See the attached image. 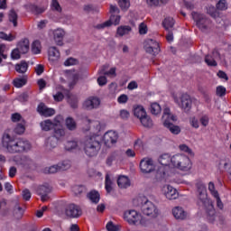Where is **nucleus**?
<instances>
[{
	"mask_svg": "<svg viewBox=\"0 0 231 231\" xmlns=\"http://www.w3.org/2000/svg\"><path fill=\"white\" fill-rule=\"evenodd\" d=\"M2 145L6 149L7 152H10L11 154L26 152L32 149V144L28 140L23 138L14 139L10 136L8 132H5L3 134Z\"/></svg>",
	"mask_w": 231,
	"mask_h": 231,
	"instance_id": "nucleus-1",
	"label": "nucleus"
},
{
	"mask_svg": "<svg viewBox=\"0 0 231 231\" xmlns=\"http://www.w3.org/2000/svg\"><path fill=\"white\" fill-rule=\"evenodd\" d=\"M158 162L161 166L156 171L155 180H157V181H169L172 158L169 153H164L159 157Z\"/></svg>",
	"mask_w": 231,
	"mask_h": 231,
	"instance_id": "nucleus-2",
	"label": "nucleus"
},
{
	"mask_svg": "<svg viewBox=\"0 0 231 231\" xmlns=\"http://www.w3.org/2000/svg\"><path fill=\"white\" fill-rule=\"evenodd\" d=\"M100 136L98 134H92L86 136L82 142L84 152L88 158H93L98 154L100 151Z\"/></svg>",
	"mask_w": 231,
	"mask_h": 231,
	"instance_id": "nucleus-3",
	"label": "nucleus"
},
{
	"mask_svg": "<svg viewBox=\"0 0 231 231\" xmlns=\"http://www.w3.org/2000/svg\"><path fill=\"white\" fill-rule=\"evenodd\" d=\"M191 15L200 32H203V33H208V32H210V26L212 24V21H210V19L207 18L204 14H199L195 12H193Z\"/></svg>",
	"mask_w": 231,
	"mask_h": 231,
	"instance_id": "nucleus-4",
	"label": "nucleus"
},
{
	"mask_svg": "<svg viewBox=\"0 0 231 231\" xmlns=\"http://www.w3.org/2000/svg\"><path fill=\"white\" fill-rule=\"evenodd\" d=\"M175 169L181 172H189L192 169V162L185 154H177L175 155Z\"/></svg>",
	"mask_w": 231,
	"mask_h": 231,
	"instance_id": "nucleus-5",
	"label": "nucleus"
},
{
	"mask_svg": "<svg viewBox=\"0 0 231 231\" xmlns=\"http://www.w3.org/2000/svg\"><path fill=\"white\" fill-rule=\"evenodd\" d=\"M196 187L198 192L199 205H201L202 207H210V199L207 194V187L205 186V184H203V182L201 181H199L196 183Z\"/></svg>",
	"mask_w": 231,
	"mask_h": 231,
	"instance_id": "nucleus-6",
	"label": "nucleus"
},
{
	"mask_svg": "<svg viewBox=\"0 0 231 231\" xmlns=\"http://www.w3.org/2000/svg\"><path fill=\"white\" fill-rule=\"evenodd\" d=\"M143 201H144L141 208L143 214L149 217H158V208L152 202L149 201L146 197H143Z\"/></svg>",
	"mask_w": 231,
	"mask_h": 231,
	"instance_id": "nucleus-7",
	"label": "nucleus"
},
{
	"mask_svg": "<svg viewBox=\"0 0 231 231\" xmlns=\"http://www.w3.org/2000/svg\"><path fill=\"white\" fill-rule=\"evenodd\" d=\"M144 50L146 53H150V55H153L154 57L162 51L160 43L154 39H146L144 41Z\"/></svg>",
	"mask_w": 231,
	"mask_h": 231,
	"instance_id": "nucleus-8",
	"label": "nucleus"
},
{
	"mask_svg": "<svg viewBox=\"0 0 231 231\" xmlns=\"http://www.w3.org/2000/svg\"><path fill=\"white\" fill-rule=\"evenodd\" d=\"M162 121L164 127L170 129L171 133L174 134V115L171 114V108H164Z\"/></svg>",
	"mask_w": 231,
	"mask_h": 231,
	"instance_id": "nucleus-9",
	"label": "nucleus"
},
{
	"mask_svg": "<svg viewBox=\"0 0 231 231\" xmlns=\"http://www.w3.org/2000/svg\"><path fill=\"white\" fill-rule=\"evenodd\" d=\"M124 219L129 225H136V223H142V214L134 209L126 210L124 213Z\"/></svg>",
	"mask_w": 231,
	"mask_h": 231,
	"instance_id": "nucleus-10",
	"label": "nucleus"
},
{
	"mask_svg": "<svg viewBox=\"0 0 231 231\" xmlns=\"http://www.w3.org/2000/svg\"><path fill=\"white\" fill-rule=\"evenodd\" d=\"M155 169L154 161L149 157L143 158L140 162V170L143 174H150V172L154 171Z\"/></svg>",
	"mask_w": 231,
	"mask_h": 231,
	"instance_id": "nucleus-11",
	"label": "nucleus"
},
{
	"mask_svg": "<svg viewBox=\"0 0 231 231\" xmlns=\"http://www.w3.org/2000/svg\"><path fill=\"white\" fill-rule=\"evenodd\" d=\"M118 142V133L109 130L103 136V143L106 147H113Z\"/></svg>",
	"mask_w": 231,
	"mask_h": 231,
	"instance_id": "nucleus-12",
	"label": "nucleus"
},
{
	"mask_svg": "<svg viewBox=\"0 0 231 231\" xmlns=\"http://www.w3.org/2000/svg\"><path fill=\"white\" fill-rule=\"evenodd\" d=\"M65 214L68 217H80L82 216V208H80L78 205L69 204L65 208Z\"/></svg>",
	"mask_w": 231,
	"mask_h": 231,
	"instance_id": "nucleus-13",
	"label": "nucleus"
},
{
	"mask_svg": "<svg viewBox=\"0 0 231 231\" xmlns=\"http://www.w3.org/2000/svg\"><path fill=\"white\" fill-rule=\"evenodd\" d=\"M178 103L184 113H190V110L192 109V97L188 94H182L180 101Z\"/></svg>",
	"mask_w": 231,
	"mask_h": 231,
	"instance_id": "nucleus-14",
	"label": "nucleus"
},
{
	"mask_svg": "<svg viewBox=\"0 0 231 231\" xmlns=\"http://www.w3.org/2000/svg\"><path fill=\"white\" fill-rule=\"evenodd\" d=\"M110 19L107 20L110 22V26L112 24H114V26H118V24H120V19H122V17L120 16V9L118 8V6L116 5H110Z\"/></svg>",
	"mask_w": 231,
	"mask_h": 231,
	"instance_id": "nucleus-15",
	"label": "nucleus"
},
{
	"mask_svg": "<svg viewBox=\"0 0 231 231\" xmlns=\"http://www.w3.org/2000/svg\"><path fill=\"white\" fill-rule=\"evenodd\" d=\"M100 106V98L97 97H89L83 103L84 109L91 111V109H97Z\"/></svg>",
	"mask_w": 231,
	"mask_h": 231,
	"instance_id": "nucleus-16",
	"label": "nucleus"
},
{
	"mask_svg": "<svg viewBox=\"0 0 231 231\" xmlns=\"http://www.w3.org/2000/svg\"><path fill=\"white\" fill-rule=\"evenodd\" d=\"M37 111L42 116H53V115H55V109L47 107L44 103H40L38 105Z\"/></svg>",
	"mask_w": 231,
	"mask_h": 231,
	"instance_id": "nucleus-17",
	"label": "nucleus"
},
{
	"mask_svg": "<svg viewBox=\"0 0 231 231\" xmlns=\"http://www.w3.org/2000/svg\"><path fill=\"white\" fill-rule=\"evenodd\" d=\"M50 192H51V188L48 185H42L37 189V194L41 196V199L43 202L48 201V194H50Z\"/></svg>",
	"mask_w": 231,
	"mask_h": 231,
	"instance_id": "nucleus-18",
	"label": "nucleus"
},
{
	"mask_svg": "<svg viewBox=\"0 0 231 231\" xmlns=\"http://www.w3.org/2000/svg\"><path fill=\"white\" fill-rule=\"evenodd\" d=\"M64 35H66V32L60 28L53 31V39L58 46H62Z\"/></svg>",
	"mask_w": 231,
	"mask_h": 231,
	"instance_id": "nucleus-19",
	"label": "nucleus"
},
{
	"mask_svg": "<svg viewBox=\"0 0 231 231\" xmlns=\"http://www.w3.org/2000/svg\"><path fill=\"white\" fill-rule=\"evenodd\" d=\"M16 48L20 51V53L26 54L27 51H30V41L24 38L18 42Z\"/></svg>",
	"mask_w": 231,
	"mask_h": 231,
	"instance_id": "nucleus-20",
	"label": "nucleus"
},
{
	"mask_svg": "<svg viewBox=\"0 0 231 231\" xmlns=\"http://www.w3.org/2000/svg\"><path fill=\"white\" fill-rule=\"evenodd\" d=\"M49 60L51 62H55L58 59H60V52L56 47H50L48 50Z\"/></svg>",
	"mask_w": 231,
	"mask_h": 231,
	"instance_id": "nucleus-21",
	"label": "nucleus"
},
{
	"mask_svg": "<svg viewBox=\"0 0 231 231\" xmlns=\"http://www.w3.org/2000/svg\"><path fill=\"white\" fill-rule=\"evenodd\" d=\"M187 212L185 211V209H183V208L181 207H175L174 208V217L175 219H179L180 221H183L185 219H187Z\"/></svg>",
	"mask_w": 231,
	"mask_h": 231,
	"instance_id": "nucleus-22",
	"label": "nucleus"
},
{
	"mask_svg": "<svg viewBox=\"0 0 231 231\" xmlns=\"http://www.w3.org/2000/svg\"><path fill=\"white\" fill-rule=\"evenodd\" d=\"M117 185L120 189H127V187H131V180L127 176L121 175L117 179Z\"/></svg>",
	"mask_w": 231,
	"mask_h": 231,
	"instance_id": "nucleus-23",
	"label": "nucleus"
},
{
	"mask_svg": "<svg viewBox=\"0 0 231 231\" xmlns=\"http://www.w3.org/2000/svg\"><path fill=\"white\" fill-rule=\"evenodd\" d=\"M87 198L89 199L91 203H94V205H97L100 201V193L93 189L87 194Z\"/></svg>",
	"mask_w": 231,
	"mask_h": 231,
	"instance_id": "nucleus-24",
	"label": "nucleus"
},
{
	"mask_svg": "<svg viewBox=\"0 0 231 231\" xmlns=\"http://www.w3.org/2000/svg\"><path fill=\"white\" fill-rule=\"evenodd\" d=\"M40 127L42 131L48 132L51 131V129H54L55 125L53 124V121H51V119H47L40 123Z\"/></svg>",
	"mask_w": 231,
	"mask_h": 231,
	"instance_id": "nucleus-25",
	"label": "nucleus"
},
{
	"mask_svg": "<svg viewBox=\"0 0 231 231\" xmlns=\"http://www.w3.org/2000/svg\"><path fill=\"white\" fill-rule=\"evenodd\" d=\"M59 139L55 136H50L45 140V147L47 149H55L58 145Z\"/></svg>",
	"mask_w": 231,
	"mask_h": 231,
	"instance_id": "nucleus-26",
	"label": "nucleus"
},
{
	"mask_svg": "<svg viewBox=\"0 0 231 231\" xmlns=\"http://www.w3.org/2000/svg\"><path fill=\"white\" fill-rule=\"evenodd\" d=\"M134 115L136 116V118H139V120H142L146 115L147 112L145 111V108H143L142 106H136L134 108Z\"/></svg>",
	"mask_w": 231,
	"mask_h": 231,
	"instance_id": "nucleus-27",
	"label": "nucleus"
},
{
	"mask_svg": "<svg viewBox=\"0 0 231 231\" xmlns=\"http://www.w3.org/2000/svg\"><path fill=\"white\" fill-rule=\"evenodd\" d=\"M14 69L17 73H26V71H28V63L24 60H22L20 63L15 65Z\"/></svg>",
	"mask_w": 231,
	"mask_h": 231,
	"instance_id": "nucleus-28",
	"label": "nucleus"
},
{
	"mask_svg": "<svg viewBox=\"0 0 231 231\" xmlns=\"http://www.w3.org/2000/svg\"><path fill=\"white\" fill-rule=\"evenodd\" d=\"M132 28L129 25H122L117 28L116 33L119 37H124V35L129 34Z\"/></svg>",
	"mask_w": 231,
	"mask_h": 231,
	"instance_id": "nucleus-29",
	"label": "nucleus"
},
{
	"mask_svg": "<svg viewBox=\"0 0 231 231\" xmlns=\"http://www.w3.org/2000/svg\"><path fill=\"white\" fill-rule=\"evenodd\" d=\"M164 196L167 199H174V188L171 185L164 186Z\"/></svg>",
	"mask_w": 231,
	"mask_h": 231,
	"instance_id": "nucleus-30",
	"label": "nucleus"
},
{
	"mask_svg": "<svg viewBox=\"0 0 231 231\" xmlns=\"http://www.w3.org/2000/svg\"><path fill=\"white\" fill-rule=\"evenodd\" d=\"M162 26L167 30L168 32L172 30L174 28V18L172 17H167L162 22Z\"/></svg>",
	"mask_w": 231,
	"mask_h": 231,
	"instance_id": "nucleus-31",
	"label": "nucleus"
},
{
	"mask_svg": "<svg viewBox=\"0 0 231 231\" xmlns=\"http://www.w3.org/2000/svg\"><path fill=\"white\" fill-rule=\"evenodd\" d=\"M18 15H17V13L15 12V10L14 9H11L9 11V14H8V20H9V23H12L13 25L15 27H17V19H18Z\"/></svg>",
	"mask_w": 231,
	"mask_h": 231,
	"instance_id": "nucleus-32",
	"label": "nucleus"
},
{
	"mask_svg": "<svg viewBox=\"0 0 231 231\" xmlns=\"http://www.w3.org/2000/svg\"><path fill=\"white\" fill-rule=\"evenodd\" d=\"M65 125L69 131H75L77 129V122L72 117H67L65 120Z\"/></svg>",
	"mask_w": 231,
	"mask_h": 231,
	"instance_id": "nucleus-33",
	"label": "nucleus"
},
{
	"mask_svg": "<svg viewBox=\"0 0 231 231\" xmlns=\"http://www.w3.org/2000/svg\"><path fill=\"white\" fill-rule=\"evenodd\" d=\"M208 211V216L210 217V221H214V216H216V209H214V204L209 200V206H202Z\"/></svg>",
	"mask_w": 231,
	"mask_h": 231,
	"instance_id": "nucleus-34",
	"label": "nucleus"
},
{
	"mask_svg": "<svg viewBox=\"0 0 231 231\" xmlns=\"http://www.w3.org/2000/svg\"><path fill=\"white\" fill-rule=\"evenodd\" d=\"M65 150L71 152V151H77L79 149V143L77 141H68L64 144Z\"/></svg>",
	"mask_w": 231,
	"mask_h": 231,
	"instance_id": "nucleus-35",
	"label": "nucleus"
},
{
	"mask_svg": "<svg viewBox=\"0 0 231 231\" xmlns=\"http://www.w3.org/2000/svg\"><path fill=\"white\" fill-rule=\"evenodd\" d=\"M41 42L38 40H35L32 43V48H31V51L32 53H33V55H39V53H41Z\"/></svg>",
	"mask_w": 231,
	"mask_h": 231,
	"instance_id": "nucleus-36",
	"label": "nucleus"
},
{
	"mask_svg": "<svg viewBox=\"0 0 231 231\" xmlns=\"http://www.w3.org/2000/svg\"><path fill=\"white\" fill-rule=\"evenodd\" d=\"M105 189L108 194L113 192V180H111V177H109V174L106 175Z\"/></svg>",
	"mask_w": 231,
	"mask_h": 231,
	"instance_id": "nucleus-37",
	"label": "nucleus"
},
{
	"mask_svg": "<svg viewBox=\"0 0 231 231\" xmlns=\"http://www.w3.org/2000/svg\"><path fill=\"white\" fill-rule=\"evenodd\" d=\"M54 135L56 139L59 140V138H62L64 134H66V132L64 131V128L62 126H54L53 128Z\"/></svg>",
	"mask_w": 231,
	"mask_h": 231,
	"instance_id": "nucleus-38",
	"label": "nucleus"
},
{
	"mask_svg": "<svg viewBox=\"0 0 231 231\" xmlns=\"http://www.w3.org/2000/svg\"><path fill=\"white\" fill-rule=\"evenodd\" d=\"M44 174H55V172H60V169L59 167V164H55L52 166H50L49 168H45L43 170Z\"/></svg>",
	"mask_w": 231,
	"mask_h": 231,
	"instance_id": "nucleus-39",
	"label": "nucleus"
},
{
	"mask_svg": "<svg viewBox=\"0 0 231 231\" xmlns=\"http://www.w3.org/2000/svg\"><path fill=\"white\" fill-rule=\"evenodd\" d=\"M140 122L143 127H152V119L147 114L140 119Z\"/></svg>",
	"mask_w": 231,
	"mask_h": 231,
	"instance_id": "nucleus-40",
	"label": "nucleus"
},
{
	"mask_svg": "<svg viewBox=\"0 0 231 231\" xmlns=\"http://www.w3.org/2000/svg\"><path fill=\"white\" fill-rule=\"evenodd\" d=\"M13 86H14V88H23V86H26V79L24 78H17L14 79L13 81Z\"/></svg>",
	"mask_w": 231,
	"mask_h": 231,
	"instance_id": "nucleus-41",
	"label": "nucleus"
},
{
	"mask_svg": "<svg viewBox=\"0 0 231 231\" xmlns=\"http://www.w3.org/2000/svg\"><path fill=\"white\" fill-rule=\"evenodd\" d=\"M150 111L152 115H160L162 113V106L158 103H152Z\"/></svg>",
	"mask_w": 231,
	"mask_h": 231,
	"instance_id": "nucleus-42",
	"label": "nucleus"
},
{
	"mask_svg": "<svg viewBox=\"0 0 231 231\" xmlns=\"http://www.w3.org/2000/svg\"><path fill=\"white\" fill-rule=\"evenodd\" d=\"M58 166L60 167V171H68V169L71 168V161L69 160L63 161L61 162H59Z\"/></svg>",
	"mask_w": 231,
	"mask_h": 231,
	"instance_id": "nucleus-43",
	"label": "nucleus"
},
{
	"mask_svg": "<svg viewBox=\"0 0 231 231\" xmlns=\"http://www.w3.org/2000/svg\"><path fill=\"white\" fill-rule=\"evenodd\" d=\"M99 75H106L111 77H116V68L113 67L108 71H104V69H100L98 71Z\"/></svg>",
	"mask_w": 231,
	"mask_h": 231,
	"instance_id": "nucleus-44",
	"label": "nucleus"
},
{
	"mask_svg": "<svg viewBox=\"0 0 231 231\" xmlns=\"http://www.w3.org/2000/svg\"><path fill=\"white\" fill-rule=\"evenodd\" d=\"M0 39L3 41H7V42H12V41H15V36L12 34H7L4 32H0Z\"/></svg>",
	"mask_w": 231,
	"mask_h": 231,
	"instance_id": "nucleus-45",
	"label": "nucleus"
},
{
	"mask_svg": "<svg viewBox=\"0 0 231 231\" xmlns=\"http://www.w3.org/2000/svg\"><path fill=\"white\" fill-rule=\"evenodd\" d=\"M179 149L182 151V152H187L189 156L193 158L194 152H192V149H190L187 144H180L179 145Z\"/></svg>",
	"mask_w": 231,
	"mask_h": 231,
	"instance_id": "nucleus-46",
	"label": "nucleus"
},
{
	"mask_svg": "<svg viewBox=\"0 0 231 231\" xmlns=\"http://www.w3.org/2000/svg\"><path fill=\"white\" fill-rule=\"evenodd\" d=\"M0 55L2 59H8V47L3 43L0 44Z\"/></svg>",
	"mask_w": 231,
	"mask_h": 231,
	"instance_id": "nucleus-47",
	"label": "nucleus"
},
{
	"mask_svg": "<svg viewBox=\"0 0 231 231\" xmlns=\"http://www.w3.org/2000/svg\"><path fill=\"white\" fill-rule=\"evenodd\" d=\"M119 6L121 8V10L123 11H126L129 10V6H131V2H129V0H119Z\"/></svg>",
	"mask_w": 231,
	"mask_h": 231,
	"instance_id": "nucleus-48",
	"label": "nucleus"
},
{
	"mask_svg": "<svg viewBox=\"0 0 231 231\" xmlns=\"http://www.w3.org/2000/svg\"><path fill=\"white\" fill-rule=\"evenodd\" d=\"M62 122H64V117L62 116H57L53 119L52 124H54V127H60L62 126Z\"/></svg>",
	"mask_w": 231,
	"mask_h": 231,
	"instance_id": "nucleus-49",
	"label": "nucleus"
},
{
	"mask_svg": "<svg viewBox=\"0 0 231 231\" xmlns=\"http://www.w3.org/2000/svg\"><path fill=\"white\" fill-rule=\"evenodd\" d=\"M116 158H118V154H116V152H113L110 156L106 158V165H108V167H111V165H113V162L116 161Z\"/></svg>",
	"mask_w": 231,
	"mask_h": 231,
	"instance_id": "nucleus-50",
	"label": "nucleus"
},
{
	"mask_svg": "<svg viewBox=\"0 0 231 231\" xmlns=\"http://www.w3.org/2000/svg\"><path fill=\"white\" fill-rule=\"evenodd\" d=\"M77 64H79V60L75 58H68L64 61V66H77Z\"/></svg>",
	"mask_w": 231,
	"mask_h": 231,
	"instance_id": "nucleus-51",
	"label": "nucleus"
},
{
	"mask_svg": "<svg viewBox=\"0 0 231 231\" xmlns=\"http://www.w3.org/2000/svg\"><path fill=\"white\" fill-rule=\"evenodd\" d=\"M12 60H19L21 59V51L16 48L11 52Z\"/></svg>",
	"mask_w": 231,
	"mask_h": 231,
	"instance_id": "nucleus-52",
	"label": "nucleus"
},
{
	"mask_svg": "<svg viewBox=\"0 0 231 231\" xmlns=\"http://www.w3.org/2000/svg\"><path fill=\"white\" fill-rule=\"evenodd\" d=\"M208 14L213 17V19H217V17H219V13L217 12V9L216 7H209L208 9Z\"/></svg>",
	"mask_w": 231,
	"mask_h": 231,
	"instance_id": "nucleus-53",
	"label": "nucleus"
},
{
	"mask_svg": "<svg viewBox=\"0 0 231 231\" xmlns=\"http://www.w3.org/2000/svg\"><path fill=\"white\" fill-rule=\"evenodd\" d=\"M26 131V128L24 127V124H18L14 128V133L16 134H23Z\"/></svg>",
	"mask_w": 231,
	"mask_h": 231,
	"instance_id": "nucleus-54",
	"label": "nucleus"
},
{
	"mask_svg": "<svg viewBox=\"0 0 231 231\" xmlns=\"http://www.w3.org/2000/svg\"><path fill=\"white\" fill-rule=\"evenodd\" d=\"M205 62L208 64V66H217L216 60H214V58L210 57L209 55H206Z\"/></svg>",
	"mask_w": 231,
	"mask_h": 231,
	"instance_id": "nucleus-55",
	"label": "nucleus"
},
{
	"mask_svg": "<svg viewBox=\"0 0 231 231\" xmlns=\"http://www.w3.org/2000/svg\"><path fill=\"white\" fill-rule=\"evenodd\" d=\"M111 26V22L106 21L102 23L95 25L96 30H104V28H109Z\"/></svg>",
	"mask_w": 231,
	"mask_h": 231,
	"instance_id": "nucleus-56",
	"label": "nucleus"
},
{
	"mask_svg": "<svg viewBox=\"0 0 231 231\" xmlns=\"http://www.w3.org/2000/svg\"><path fill=\"white\" fill-rule=\"evenodd\" d=\"M86 121L88 124H93L94 127H96V131L98 133L100 129H102V126L100 125V122L98 121H91L88 117H86Z\"/></svg>",
	"mask_w": 231,
	"mask_h": 231,
	"instance_id": "nucleus-57",
	"label": "nucleus"
},
{
	"mask_svg": "<svg viewBox=\"0 0 231 231\" xmlns=\"http://www.w3.org/2000/svg\"><path fill=\"white\" fill-rule=\"evenodd\" d=\"M216 93L217 97H225V95H226V88L223 86H219L217 88Z\"/></svg>",
	"mask_w": 231,
	"mask_h": 231,
	"instance_id": "nucleus-58",
	"label": "nucleus"
},
{
	"mask_svg": "<svg viewBox=\"0 0 231 231\" xmlns=\"http://www.w3.org/2000/svg\"><path fill=\"white\" fill-rule=\"evenodd\" d=\"M22 197L25 201H30V199H32V193L30 192V189H23L22 191Z\"/></svg>",
	"mask_w": 231,
	"mask_h": 231,
	"instance_id": "nucleus-59",
	"label": "nucleus"
},
{
	"mask_svg": "<svg viewBox=\"0 0 231 231\" xmlns=\"http://www.w3.org/2000/svg\"><path fill=\"white\" fill-rule=\"evenodd\" d=\"M208 190L211 192L212 196L217 197L219 193L217 190H216V186L214 185V182H209L208 184Z\"/></svg>",
	"mask_w": 231,
	"mask_h": 231,
	"instance_id": "nucleus-60",
	"label": "nucleus"
},
{
	"mask_svg": "<svg viewBox=\"0 0 231 231\" xmlns=\"http://www.w3.org/2000/svg\"><path fill=\"white\" fill-rule=\"evenodd\" d=\"M84 11L88 13L89 12L95 13V12H98V7L93 5H87L84 6Z\"/></svg>",
	"mask_w": 231,
	"mask_h": 231,
	"instance_id": "nucleus-61",
	"label": "nucleus"
},
{
	"mask_svg": "<svg viewBox=\"0 0 231 231\" xmlns=\"http://www.w3.org/2000/svg\"><path fill=\"white\" fill-rule=\"evenodd\" d=\"M147 24H145L144 23H141L139 24V33L140 35H145V33H147Z\"/></svg>",
	"mask_w": 231,
	"mask_h": 231,
	"instance_id": "nucleus-62",
	"label": "nucleus"
},
{
	"mask_svg": "<svg viewBox=\"0 0 231 231\" xmlns=\"http://www.w3.org/2000/svg\"><path fill=\"white\" fill-rule=\"evenodd\" d=\"M106 230H107V231H118V230H119V227H118V226L113 224V222L109 221V222L106 224Z\"/></svg>",
	"mask_w": 231,
	"mask_h": 231,
	"instance_id": "nucleus-63",
	"label": "nucleus"
},
{
	"mask_svg": "<svg viewBox=\"0 0 231 231\" xmlns=\"http://www.w3.org/2000/svg\"><path fill=\"white\" fill-rule=\"evenodd\" d=\"M127 100H129V97L125 94L120 95L117 98L118 104H127Z\"/></svg>",
	"mask_w": 231,
	"mask_h": 231,
	"instance_id": "nucleus-64",
	"label": "nucleus"
}]
</instances>
